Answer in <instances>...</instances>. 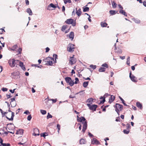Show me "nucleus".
Returning <instances> with one entry per match:
<instances>
[{"instance_id": "obj_1", "label": "nucleus", "mask_w": 146, "mask_h": 146, "mask_svg": "<svg viewBox=\"0 0 146 146\" xmlns=\"http://www.w3.org/2000/svg\"><path fill=\"white\" fill-rule=\"evenodd\" d=\"M77 120L78 122H82V121H84V123H83L84 124L82 130L83 132L84 133L87 127V122L86 121V119L84 117H79L78 115H77Z\"/></svg>"}, {"instance_id": "obj_2", "label": "nucleus", "mask_w": 146, "mask_h": 146, "mask_svg": "<svg viewBox=\"0 0 146 146\" xmlns=\"http://www.w3.org/2000/svg\"><path fill=\"white\" fill-rule=\"evenodd\" d=\"M4 113L6 114L5 116L9 120H13V118L14 116V112H12L11 113L5 112Z\"/></svg>"}, {"instance_id": "obj_3", "label": "nucleus", "mask_w": 146, "mask_h": 146, "mask_svg": "<svg viewBox=\"0 0 146 146\" xmlns=\"http://www.w3.org/2000/svg\"><path fill=\"white\" fill-rule=\"evenodd\" d=\"M19 62V60H16L14 59H10L8 62L10 66L11 67H14L15 64H17Z\"/></svg>"}, {"instance_id": "obj_4", "label": "nucleus", "mask_w": 146, "mask_h": 146, "mask_svg": "<svg viewBox=\"0 0 146 146\" xmlns=\"http://www.w3.org/2000/svg\"><path fill=\"white\" fill-rule=\"evenodd\" d=\"M65 22L68 24H72V26L73 27L75 26L76 25L75 21H74V19H67L65 21Z\"/></svg>"}, {"instance_id": "obj_5", "label": "nucleus", "mask_w": 146, "mask_h": 146, "mask_svg": "<svg viewBox=\"0 0 146 146\" xmlns=\"http://www.w3.org/2000/svg\"><path fill=\"white\" fill-rule=\"evenodd\" d=\"M54 58L52 57H48L46 58L45 60H46L47 62L46 64L49 65L51 66L53 64V61H54Z\"/></svg>"}, {"instance_id": "obj_6", "label": "nucleus", "mask_w": 146, "mask_h": 146, "mask_svg": "<svg viewBox=\"0 0 146 146\" xmlns=\"http://www.w3.org/2000/svg\"><path fill=\"white\" fill-rule=\"evenodd\" d=\"M87 105L88 107L90 110H92L93 111H95L96 109L98 107V106L96 105H91L90 104H87Z\"/></svg>"}, {"instance_id": "obj_7", "label": "nucleus", "mask_w": 146, "mask_h": 146, "mask_svg": "<svg viewBox=\"0 0 146 146\" xmlns=\"http://www.w3.org/2000/svg\"><path fill=\"white\" fill-rule=\"evenodd\" d=\"M74 46V45L69 44L67 48L68 51L71 52L74 51L75 48Z\"/></svg>"}, {"instance_id": "obj_8", "label": "nucleus", "mask_w": 146, "mask_h": 146, "mask_svg": "<svg viewBox=\"0 0 146 146\" xmlns=\"http://www.w3.org/2000/svg\"><path fill=\"white\" fill-rule=\"evenodd\" d=\"M123 107L121 105L116 103L115 104V111H121L123 109Z\"/></svg>"}, {"instance_id": "obj_9", "label": "nucleus", "mask_w": 146, "mask_h": 146, "mask_svg": "<svg viewBox=\"0 0 146 146\" xmlns=\"http://www.w3.org/2000/svg\"><path fill=\"white\" fill-rule=\"evenodd\" d=\"M76 61V58L74 57H70L69 63L71 65H73L75 63Z\"/></svg>"}, {"instance_id": "obj_10", "label": "nucleus", "mask_w": 146, "mask_h": 146, "mask_svg": "<svg viewBox=\"0 0 146 146\" xmlns=\"http://www.w3.org/2000/svg\"><path fill=\"white\" fill-rule=\"evenodd\" d=\"M129 77L132 81L134 82H136L137 81L135 77L133 75H131V72L130 73Z\"/></svg>"}, {"instance_id": "obj_11", "label": "nucleus", "mask_w": 146, "mask_h": 146, "mask_svg": "<svg viewBox=\"0 0 146 146\" xmlns=\"http://www.w3.org/2000/svg\"><path fill=\"white\" fill-rule=\"evenodd\" d=\"M34 133H33V135L35 136L39 135V132L38 129L35 128L34 129Z\"/></svg>"}, {"instance_id": "obj_12", "label": "nucleus", "mask_w": 146, "mask_h": 146, "mask_svg": "<svg viewBox=\"0 0 146 146\" xmlns=\"http://www.w3.org/2000/svg\"><path fill=\"white\" fill-rule=\"evenodd\" d=\"M110 96V94H108V93H106L105 94L104 96V99L102 101L101 100L100 102V104H103L104 102L105 101V98L106 97H107L108 96Z\"/></svg>"}, {"instance_id": "obj_13", "label": "nucleus", "mask_w": 146, "mask_h": 146, "mask_svg": "<svg viewBox=\"0 0 146 146\" xmlns=\"http://www.w3.org/2000/svg\"><path fill=\"white\" fill-rule=\"evenodd\" d=\"M19 64V66L21 67L22 69L23 70L25 71V68L24 66L23 63V62L20 61H19V63L17 64Z\"/></svg>"}, {"instance_id": "obj_14", "label": "nucleus", "mask_w": 146, "mask_h": 146, "mask_svg": "<svg viewBox=\"0 0 146 146\" xmlns=\"http://www.w3.org/2000/svg\"><path fill=\"white\" fill-rule=\"evenodd\" d=\"M115 97L114 96L111 95V96L110 97L109 99V103L111 104L114 100Z\"/></svg>"}, {"instance_id": "obj_15", "label": "nucleus", "mask_w": 146, "mask_h": 146, "mask_svg": "<svg viewBox=\"0 0 146 146\" xmlns=\"http://www.w3.org/2000/svg\"><path fill=\"white\" fill-rule=\"evenodd\" d=\"M0 143L1 144V146L2 145L3 146H10V144L9 143H3V140L1 138H0Z\"/></svg>"}, {"instance_id": "obj_16", "label": "nucleus", "mask_w": 146, "mask_h": 146, "mask_svg": "<svg viewBox=\"0 0 146 146\" xmlns=\"http://www.w3.org/2000/svg\"><path fill=\"white\" fill-rule=\"evenodd\" d=\"M92 143L93 144H96L98 145L100 144V141L96 139H94L92 141Z\"/></svg>"}, {"instance_id": "obj_17", "label": "nucleus", "mask_w": 146, "mask_h": 146, "mask_svg": "<svg viewBox=\"0 0 146 146\" xmlns=\"http://www.w3.org/2000/svg\"><path fill=\"white\" fill-rule=\"evenodd\" d=\"M74 33L73 32H70V34L69 35V38H70L71 40H72L74 39Z\"/></svg>"}, {"instance_id": "obj_18", "label": "nucleus", "mask_w": 146, "mask_h": 146, "mask_svg": "<svg viewBox=\"0 0 146 146\" xmlns=\"http://www.w3.org/2000/svg\"><path fill=\"white\" fill-rule=\"evenodd\" d=\"M119 12L120 13L124 15L126 17H127V14L125 12L123 9H120L119 10Z\"/></svg>"}, {"instance_id": "obj_19", "label": "nucleus", "mask_w": 146, "mask_h": 146, "mask_svg": "<svg viewBox=\"0 0 146 146\" xmlns=\"http://www.w3.org/2000/svg\"><path fill=\"white\" fill-rule=\"evenodd\" d=\"M86 143V141L84 139H81L80 140L79 143L80 144H85Z\"/></svg>"}, {"instance_id": "obj_20", "label": "nucleus", "mask_w": 146, "mask_h": 146, "mask_svg": "<svg viewBox=\"0 0 146 146\" xmlns=\"http://www.w3.org/2000/svg\"><path fill=\"white\" fill-rule=\"evenodd\" d=\"M136 106L140 109H142V104L139 102H137L136 103Z\"/></svg>"}, {"instance_id": "obj_21", "label": "nucleus", "mask_w": 146, "mask_h": 146, "mask_svg": "<svg viewBox=\"0 0 146 146\" xmlns=\"http://www.w3.org/2000/svg\"><path fill=\"white\" fill-rule=\"evenodd\" d=\"M101 26L102 27H106L108 25V24L105 22H102L100 23Z\"/></svg>"}, {"instance_id": "obj_22", "label": "nucleus", "mask_w": 146, "mask_h": 146, "mask_svg": "<svg viewBox=\"0 0 146 146\" xmlns=\"http://www.w3.org/2000/svg\"><path fill=\"white\" fill-rule=\"evenodd\" d=\"M26 11L29 14V15H33L32 11L30 8H27V9Z\"/></svg>"}, {"instance_id": "obj_23", "label": "nucleus", "mask_w": 146, "mask_h": 146, "mask_svg": "<svg viewBox=\"0 0 146 146\" xmlns=\"http://www.w3.org/2000/svg\"><path fill=\"white\" fill-rule=\"evenodd\" d=\"M71 78L69 77H66L65 78V80L66 82L68 83H69L71 81Z\"/></svg>"}, {"instance_id": "obj_24", "label": "nucleus", "mask_w": 146, "mask_h": 146, "mask_svg": "<svg viewBox=\"0 0 146 146\" xmlns=\"http://www.w3.org/2000/svg\"><path fill=\"white\" fill-rule=\"evenodd\" d=\"M76 13V14L78 16H80V15H81V9H79L77 11Z\"/></svg>"}, {"instance_id": "obj_25", "label": "nucleus", "mask_w": 146, "mask_h": 146, "mask_svg": "<svg viewBox=\"0 0 146 146\" xmlns=\"http://www.w3.org/2000/svg\"><path fill=\"white\" fill-rule=\"evenodd\" d=\"M111 15H113L117 13V12H115V11L111 10L109 11Z\"/></svg>"}, {"instance_id": "obj_26", "label": "nucleus", "mask_w": 146, "mask_h": 146, "mask_svg": "<svg viewBox=\"0 0 146 146\" xmlns=\"http://www.w3.org/2000/svg\"><path fill=\"white\" fill-rule=\"evenodd\" d=\"M112 7L113 8H115L117 6V4L114 1H113V2H112Z\"/></svg>"}, {"instance_id": "obj_27", "label": "nucleus", "mask_w": 146, "mask_h": 146, "mask_svg": "<svg viewBox=\"0 0 146 146\" xmlns=\"http://www.w3.org/2000/svg\"><path fill=\"white\" fill-rule=\"evenodd\" d=\"M106 70V68L104 67H101L99 69V71L100 72H103L105 71Z\"/></svg>"}, {"instance_id": "obj_28", "label": "nucleus", "mask_w": 146, "mask_h": 146, "mask_svg": "<svg viewBox=\"0 0 146 146\" xmlns=\"http://www.w3.org/2000/svg\"><path fill=\"white\" fill-rule=\"evenodd\" d=\"M88 82H85L83 83V86L84 87L86 88V87L88 84Z\"/></svg>"}, {"instance_id": "obj_29", "label": "nucleus", "mask_w": 146, "mask_h": 146, "mask_svg": "<svg viewBox=\"0 0 146 146\" xmlns=\"http://www.w3.org/2000/svg\"><path fill=\"white\" fill-rule=\"evenodd\" d=\"M17 47L18 46L17 45H15L12 47L11 50L13 51L15 50Z\"/></svg>"}, {"instance_id": "obj_30", "label": "nucleus", "mask_w": 146, "mask_h": 146, "mask_svg": "<svg viewBox=\"0 0 146 146\" xmlns=\"http://www.w3.org/2000/svg\"><path fill=\"white\" fill-rule=\"evenodd\" d=\"M93 99L92 98H90L88 99L86 101V102H88V103H91V104L92 103V102H93Z\"/></svg>"}, {"instance_id": "obj_31", "label": "nucleus", "mask_w": 146, "mask_h": 146, "mask_svg": "<svg viewBox=\"0 0 146 146\" xmlns=\"http://www.w3.org/2000/svg\"><path fill=\"white\" fill-rule=\"evenodd\" d=\"M67 25H63L61 29V31H64L67 28Z\"/></svg>"}, {"instance_id": "obj_32", "label": "nucleus", "mask_w": 146, "mask_h": 146, "mask_svg": "<svg viewBox=\"0 0 146 146\" xmlns=\"http://www.w3.org/2000/svg\"><path fill=\"white\" fill-rule=\"evenodd\" d=\"M63 1L64 3L65 4L67 3H71L72 2L71 0H63Z\"/></svg>"}, {"instance_id": "obj_33", "label": "nucleus", "mask_w": 146, "mask_h": 146, "mask_svg": "<svg viewBox=\"0 0 146 146\" xmlns=\"http://www.w3.org/2000/svg\"><path fill=\"white\" fill-rule=\"evenodd\" d=\"M119 98L122 102V103L123 104V105L125 106H127L126 104L125 103V101L120 96H119Z\"/></svg>"}, {"instance_id": "obj_34", "label": "nucleus", "mask_w": 146, "mask_h": 146, "mask_svg": "<svg viewBox=\"0 0 146 146\" xmlns=\"http://www.w3.org/2000/svg\"><path fill=\"white\" fill-rule=\"evenodd\" d=\"M48 7H52L53 8H56V7L53 3H51L48 5Z\"/></svg>"}, {"instance_id": "obj_35", "label": "nucleus", "mask_w": 146, "mask_h": 146, "mask_svg": "<svg viewBox=\"0 0 146 146\" xmlns=\"http://www.w3.org/2000/svg\"><path fill=\"white\" fill-rule=\"evenodd\" d=\"M40 112L43 115L45 114L46 113V110H40Z\"/></svg>"}, {"instance_id": "obj_36", "label": "nucleus", "mask_w": 146, "mask_h": 146, "mask_svg": "<svg viewBox=\"0 0 146 146\" xmlns=\"http://www.w3.org/2000/svg\"><path fill=\"white\" fill-rule=\"evenodd\" d=\"M128 130H126L125 129H124L123 131V133L126 134H128L129 132V129Z\"/></svg>"}, {"instance_id": "obj_37", "label": "nucleus", "mask_w": 146, "mask_h": 146, "mask_svg": "<svg viewBox=\"0 0 146 146\" xmlns=\"http://www.w3.org/2000/svg\"><path fill=\"white\" fill-rule=\"evenodd\" d=\"M89 10V8L88 7H86L84 8L83 11L86 12L88 11Z\"/></svg>"}, {"instance_id": "obj_38", "label": "nucleus", "mask_w": 146, "mask_h": 146, "mask_svg": "<svg viewBox=\"0 0 146 146\" xmlns=\"http://www.w3.org/2000/svg\"><path fill=\"white\" fill-rule=\"evenodd\" d=\"M68 84H69V85L70 86H73V85L74 84V82L73 80H71V81Z\"/></svg>"}, {"instance_id": "obj_39", "label": "nucleus", "mask_w": 146, "mask_h": 146, "mask_svg": "<svg viewBox=\"0 0 146 146\" xmlns=\"http://www.w3.org/2000/svg\"><path fill=\"white\" fill-rule=\"evenodd\" d=\"M4 129H1L0 130V134H3L4 133Z\"/></svg>"}, {"instance_id": "obj_40", "label": "nucleus", "mask_w": 146, "mask_h": 146, "mask_svg": "<svg viewBox=\"0 0 146 146\" xmlns=\"http://www.w3.org/2000/svg\"><path fill=\"white\" fill-rule=\"evenodd\" d=\"M52 116L49 113H48L46 117L47 119H48L49 118H52Z\"/></svg>"}, {"instance_id": "obj_41", "label": "nucleus", "mask_w": 146, "mask_h": 146, "mask_svg": "<svg viewBox=\"0 0 146 146\" xmlns=\"http://www.w3.org/2000/svg\"><path fill=\"white\" fill-rule=\"evenodd\" d=\"M40 135L41 136H42L44 137H45V136L47 135V133H42Z\"/></svg>"}, {"instance_id": "obj_42", "label": "nucleus", "mask_w": 146, "mask_h": 146, "mask_svg": "<svg viewBox=\"0 0 146 146\" xmlns=\"http://www.w3.org/2000/svg\"><path fill=\"white\" fill-rule=\"evenodd\" d=\"M57 129H58V131L59 133V131L60 130V126L59 124H57Z\"/></svg>"}, {"instance_id": "obj_43", "label": "nucleus", "mask_w": 146, "mask_h": 146, "mask_svg": "<svg viewBox=\"0 0 146 146\" xmlns=\"http://www.w3.org/2000/svg\"><path fill=\"white\" fill-rule=\"evenodd\" d=\"M90 67L91 68L93 69H95L96 68V65H91L90 66Z\"/></svg>"}, {"instance_id": "obj_44", "label": "nucleus", "mask_w": 146, "mask_h": 146, "mask_svg": "<svg viewBox=\"0 0 146 146\" xmlns=\"http://www.w3.org/2000/svg\"><path fill=\"white\" fill-rule=\"evenodd\" d=\"M75 80V81L74 83L76 84H77L78 83V82H79L78 79L77 78H76Z\"/></svg>"}, {"instance_id": "obj_45", "label": "nucleus", "mask_w": 146, "mask_h": 146, "mask_svg": "<svg viewBox=\"0 0 146 146\" xmlns=\"http://www.w3.org/2000/svg\"><path fill=\"white\" fill-rule=\"evenodd\" d=\"M102 66L106 67V68H108V65L106 63L102 64Z\"/></svg>"}, {"instance_id": "obj_46", "label": "nucleus", "mask_w": 146, "mask_h": 146, "mask_svg": "<svg viewBox=\"0 0 146 146\" xmlns=\"http://www.w3.org/2000/svg\"><path fill=\"white\" fill-rule=\"evenodd\" d=\"M22 49L21 48H19L17 50V52H18V54H20L21 53V52L22 51Z\"/></svg>"}, {"instance_id": "obj_47", "label": "nucleus", "mask_w": 146, "mask_h": 146, "mask_svg": "<svg viewBox=\"0 0 146 146\" xmlns=\"http://www.w3.org/2000/svg\"><path fill=\"white\" fill-rule=\"evenodd\" d=\"M49 100H52V103H55L57 101L56 99H49Z\"/></svg>"}, {"instance_id": "obj_48", "label": "nucleus", "mask_w": 146, "mask_h": 146, "mask_svg": "<svg viewBox=\"0 0 146 146\" xmlns=\"http://www.w3.org/2000/svg\"><path fill=\"white\" fill-rule=\"evenodd\" d=\"M32 117L31 116V115H29L27 117V120L29 121H30Z\"/></svg>"}, {"instance_id": "obj_49", "label": "nucleus", "mask_w": 146, "mask_h": 146, "mask_svg": "<svg viewBox=\"0 0 146 146\" xmlns=\"http://www.w3.org/2000/svg\"><path fill=\"white\" fill-rule=\"evenodd\" d=\"M126 126L127 127V130H128V129L129 130V128L131 127L130 124L129 123H127L126 124Z\"/></svg>"}, {"instance_id": "obj_50", "label": "nucleus", "mask_w": 146, "mask_h": 146, "mask_svg": "<svg viewBox=\"0 0 146 146\" xmlns=\"http://www.w3.org/2000/svg\"><path fill=\"white\" fill-rule=\"evenodd\" d=\"M42 146H51L48 143H46L43 144Z\"/></svg>"}, {"instance_id": "obj_51", "label": "nucleus", "mask_w": 146, "mask_h": 146, "mask_svg": "<svg viewBox=\"0 0 146 146\" xmlns=\"http://www.w3.org/2000/svg\"><path fill=\"white\" fill-rule=\"evenodd\" d=\"M24 114H26L27 115H29L30 114V112L28 110H27L26 111H25L24 113Z\"/></svg>"}, {"instance_id": "obj_52", "label": "nucleus", "mask_w": 146, "mask_h": 146, "mask_svg": "<svg viewBox=\"0 0 146 146\" xmlns=\"http://www.w3.org/2000/svg\"><path fill=\"white\" fill-rule=\"evenodd\" d=\"M25 3L27 5H28L29 4V1L28 0H25Z\"/></svg>"}, {"instance_id": "obj_53", "label": "nucleus", "mask_w": 146, "mask_h": 146, "mask_svg": "<svg viewBox=\"0 0 146 146\" xmlns=\"http://www.w3.org/2000/svg\"><path fill=\"white\" fill-rule=\"evenodd\" d=\"M0 30H1V32L0 33V34H2L4 32H5L4 29H1Z\"/></svg>"}, {"instance_id": "obj_54", "label": "nucleus", "mask_w": 146, "mask_h": 146, "mask_svg": "<svg viewBox=\"0 0 146 146\" xmlns=\"http://www.w3.org/2000/svg\"><path fill=\"white\" fill-rule=\"evenodd\" d=\"M50 50V49L49 48L47 47L46 48V52H48Z\"/></svg>"}, {"instance_id": "obj_55", "label": "nucleus", "mask_w": 146, "mask_h": 146, "mask_svg": "<svg viewBox=\"0 0 146 146\" xmlns=\"http://www.w3.org/2000/svg\"><path fill=\"white\" fill-rule=\"evenodd\" d=\"M78 125H79V129L80 130H81V127H82V125L80 123H78Z\"/></svg>"}, {"instance_id": "obj_56", "label": "nucleus", "mask_w": 146, "mask_h": 146, "mask_svg": "<svg viewBox=\"0 0 146 146\" xmlns=\"http://www.w3.org/2000/svg\"><path fill=\"white\" fill-rule=\"evenodd\" d=\"M2 90L3 91H7V88H3L2 89Z\"/></svg>"}, {"instance_id": "obj_57", "label": "nucleus", "mask_w": 146, "mask_h": 146, "mask_svg": "<svg viewBox=\"0 0 146 146\" xmlns=\"http://www.w3.org/2000/svg\"><path fill=\"white\" fill-rule=\"evenodd\" d=\"M15 90V89H14L13 90H9V91L11 92L12 93H13L14 92Z\"/></svg>"}, {"instance_id": "obj_58", "label": "nucleus", "mask_w": 146, "mask_h": 146, "mask_svg": "<svg viewBox=\"0 0 146 146\" xmlns=\"http://www.w3.org/2000/svg\"><path fill=\"white\" fill-rule=\"evenodd\" d=\"M62 11L63 12H64L65 11V7L64 6H63L62 7Z\"/></svg>"}, {"instance_id": "obj_59", "label": "nucleus", "mask_w": 146, "mask_h": 146, "mask_svg": "<svg viewBox=\"0 0 146 146\" xmlns=\"http://www.w3.org/2000/svg\"><path fill=\"white\" fill-rule=\"evenodd\" d=\"M118 6L119 7V8L120 9H123V7L120 5L119 4L118 5Z\"/></svg>"}, {"instance_id": "obj_60", "label": "nucleus", "mask_w": 146, "mask_h": 146, "mask_svg": "<svg viewBox=\"0 0 146 146\" xmlns=\"http://www.w3.org/2000/svg\"><path fill=\"white\" fill-rule=\"evenodd\" d=\"M6 96L7 98H9L11 97V96L8 94H7Z\"/></svg>"}, {"instance_id": "obj_61", "label": "nucleus", "mask_w": 146, "mask_h": 146, "mask_svg": "<svg viewBox=\"0 0 146 146\" xmlns=\"http://www.w3.org/2000/svg\"><path fill=\"white\" fill-rule=\"evenodd\" d=\"M11 102H13V101H15V98H12L11 99Z\"/></svg>"}, {"instance_id": "obj_62", "label": "nucleus", "mask_w": 146, "mask_h": 146, "mask_svg": "<svg viewBox=\"0 0 146 146\" xmlns=\"http://www.w3.org/2000/svg\"><path fill=\"white\" fill-rule=\"evenodd\" d=\"M120 58L121 59L123 60L125 58V56H120Z\"/></svg>"}, {"instance_id": "obj_63", "label": "nucleus", "mask_w": 146, "mask_h": 146, "mask_svg": "<svg viewBox=\"0 0 146 146\" xmlns=\"http://www.w3.org/2000/svg\"><path fill=\"white\" fill-rule=\"evenodd\" d=\"M32 92L33 93H35V90L33 88H32Z\"/></svg>"}, {"instance_id": "obj_64", "label": "nucleus", "mask_w": 146, "mask_h": 146, "mask_svg": "<svg viewBox=\"0 0 146 146\" xmlns=\"http://www.w3.org/2000/svg\"><path fill=\"white\" fill-rule=\"evenodd\" d=\"M143 4L146 7V1L143 2Z\"/></svg>"}]
</instances>
